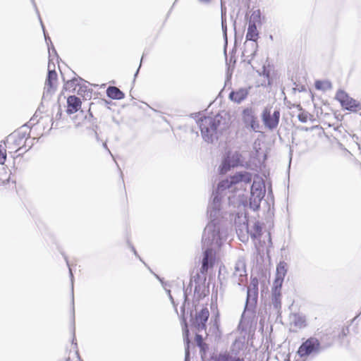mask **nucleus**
Returning <instances> with one entry per match:
<instances>
[{"label": "nucleus", "instance_id": "obj_1", "mask_svg": "<svg viewBox=\"0 0 361 361\" xmlns=\"http://www.w3.org/2000/svg\"><path fill=\"white\" fill-rule=\"evenodd\" d=\"M228 230L224 222L213 221L206 226L202 238V246L204 250L200 271L207 272L213 267L215 261V249L219 248L226 240Z\"/></svg>", "mask_w": 361, "mask_h": 361}, {"label": "nucleus", "instance_id": "obj_2", "mask_svg": "<svg viewBox=\"0 0 361 361\" xmlns=\"http://www.w3.org/2000/svg\"><path fill=\"white\" fill-rule=\"evenodd\" d=\"M201 135L204 142L210 144L216 142L226 128V119L221 114L204 116L197 121Z\"/></svg>", "mask_w": 361, "mask_h": 361}, {"label": "nucleus", "instance_id": "obj_3", "mask_svg": "<svg viewBox=\"0 0 361 361\" xmlns=\"http://www.w3.org/2000/svg\"><path fill=\"white\" fill-rule=\"evenodd\" d=\"M235 184L232 182V176L230 180H224L218 183L216 191L212 194V202L209 204L207 207V214L210 221L225 223L221 218V198L226 190L230 189Z\"/></svg>", "mask_w": 361, "mask_h": 361}, {"label": "nucleus", "instance_id": "obj_4", "mask_svg": "<svg viewBox=\"0 0 361 361\" xmlns=\"http://www.w3.org/2000/svg\"><path fill=\"white\" fill-rule=\"evenodd\" d=\"M322 350V346L319 339L312 336L300 344L297 350V354L301 358H307L310 355H317Z\"/></svg>", "mask_w": 361, "mask_h": 361}, {"label": "nucleus", "instance_id": "obj_5", "mask_svg": "<svg viewBox=\"0 0 361 361\" xmlns=\"http://www.w3.org/2000/svg\"><path fill=\"white\" fill-rule=\"evenodd\" d=\"M243 156L238 151L228 152L223 158L219 171L221 174H226L231 169L242 166L243 161Z\"/></svg>", "mask_w": 361, "mask_h": 361}, {"label": "nucleus", "instance_id": "obj_6", "mask_svg": "<svg viewBox=\"0 0 361 361\" xmlns=\"http://www.w3.org/2000/svg\"><path fill=\"white\" fill-rule=\"evenodd\" d=\"M265 195V188L263 183L254 181L250 188V197L249 207L253 211L260 207V204Z\"/></svg>", "mask_w": 361, "mask_h": 361}, {"label": "nucleus", "instance_id": "obj_7", "mask_svg": "<svg viewBox=\"0 0 361 361\" xmlns=\"http://www.w3.org/2000/svg\"><path fill=\"white\" fill-rule=\"evenodd\" d=\"M209 317V311L207 307H203L200 311L196 310L194 316L191 312L190 319L191 327L198 332L206 331Z\"/></svg>", "mask_w": 361, "mask_h": 361}, {"label": "nucleus", "instance_id": "obj_8", "mask_svg": "<svg viewBox=\"0 0 361 361\" xmlns=\"http://www.w3.org/2000/svg\"><path fill=\"white\" fill-rule=\"evenodd\" d=\"M335 99L338 100L341 105L346 110L357 111L360 108V104L357 100L350 97L345 91L339 90L336 94Z\"/></svg>", "mask_w": 361, "mask_h": 361}, {"label": "nucleus", "instance_id": "obj_9", "mask_svg": "<svg viewBox=\"0 0 361 361\" xmlns=\"http://www.w3.org/2000/svg\"><path fill=\"white\" fill-rule=\"evenodd\" d=\"M262 120L265 127L272 130L275 129L279 123L280 111L276 109L274 111L273 114H271L270 109L265 108L262 113Z\"/></svg>", "mask_w": 361, "mask_h": 361}, {"label": "nucleus", "instance_id": "obj_10", "mask_svg": "<svg viewBox=\"0 0 361 361\" xmlns=\"http://www.w3.org/2000/svg\"><path fill=\"white\" fill-rule=\"evenodd\" d=\"M262 226L259 221L255 220L250 221L247 232H243L239 239L243 243L247 242L249 237H251L253 240L257 239L262 235Z\"/></svg>", "mask_w": 361, "mask_h": 361}, {"label": "nucleus", "instance_id": "obj_11", "mask_svg": "<svg viewBox=\"0 0 361 361\" xmlns=\"http://www.w3.org/2000/svg\"><path fill=\"white\" fill-rule=\"evenodd\" d=\"M247 274L246 272L245 261L243 258H239L235 264L234 271L232 275V280L234 283L240 286L247 281Z\"/></svg>", "mask_w": 361, "mask_h": 361}, {"label": "nucleus", "instance_id": "obj_12", "mask_svg": "<svg viewBox=\"0 0 361 361\" xmlns=\"http://www.w3.org/2000/svg\"><path fill=\"white\" fill-rule=\"evenodd\" d=\"M57 80V74L54 69H51V62H49L48 73L45 80L43 98L50 97L56 90L54 82Z\"/></svg>", "mask_w": 361, "mask_h": 361}, {"label": "nucleus", "instance_id": "obj_13", "mask_svg": "<svg viewBox=\"0 0 361 361\" xmlns=\"http://www.w3.org/2000/svg\"><path fill=\"white\" fill-rule=\"evenodd\" d=\"M243 121L246 127H250L252 130L258 132L260 125L251 108H246L243 111Z\"/></svg>", "mask_w": 361, "mask_h": 361}, {"label": "nucleus", "instance_id": "obj_14", "mask_svg": "<svg viewBox=\"0 0 361 361\" xmlns=\"http://www.w3.org/2000/svg\"><path fill=\"white\" fill-rule=\"evenodd\" d=\"M259 32L257 29V26L255 23L250 22L246 33V42L245 45L250 47L252 49H256L258 47L257 45V39H258Z\"/></svg>", "mask_w": 361, "mask_h": 361}, {"label": "nucleus", "instance_id": "obj_15", "mask_svg": "<svg viewBox=\"0 0 361 361\" xmlns=\"http://www.w3.org/2000/svg\"><path fill=\"white\" fill-rule=\"evenodd\" d=\"M249 222L245 212L239 211L235 214L234 224L238 238L243 232H247Z\"/></svg>", "mask_w": 361, "mask_h": 361}, {"label": "nucleus", "instance_id": "obj_16", "mask_svg": "<svg viewBox=\"0 0 361 361\" xmlns=\"http://www.w3.org/2000/svg\"><path fill=\"white\" fill-rule=\"evenodd\" d=\"M258 298V292L255 290H247V298L244 308V312L242 314V317L246 312H251L253 314L255 312V310L256 308L257 302Z\"/></svg>", "mask_w": 361, "mask_h": 361}, {"label": "nucleus", "instance_id": "obj_17", "mask_svg": "<svg viewBox=\"0 0 361 361\" xmlns=\"http://www.w3.org/2000/svg\"><path fill=\"white\" fill-rule=\"evenodd\" d=\"M286 273L287 264L285 262H280L276 267V278L273 286L281 287Z\"/></svg>", "mask_w": 361, "mask_h": 361}, {"label": "nucleus", "instance_id": "obj_18", "mask_svg": "<svg viewBox=\"0 0 361 361\" xmlns=\"http://www.w3.org/2000/svg\"><path fill=\"white\" fill-rule=\"evenodd\" d=\"M81 100L75 95L69 96L67 98V109L68 114H73L77 112L81 107Z\"/></svg>", "mask_w": 361, "mask_h": 361}, {"label": "nucleus", "instance_id": "obj_19", "mask_svg": "<svg viewBox=\"0 0 361 361\" xmlns=\"http://www.w3.org/2000/svg\"><path fill=\"white\" fill-rule=\"evenodd\" d=\"M281 287L273 286L271 289V303L273 307L278 312L281 308Z\"/></svg>", "mask_w": 361, "mask_h": 361}, {"label": "nucleus", "instance_id": "obj_20", "mask_svg": "<svg viewBox=\"0 0 361 361\" xmlns=\"http://www.w3.org/2000/svg\"><path fill=\"white\" fill-rule=\"evenodd\" d=\"M290 324L295 328L301 329L307 326V320L305 315L300 313H293L290 316Z\"/></svg>", "mask_w": 361, "mask_h": 361}, {"label": "nucleus", "instance_id": "obj_21", "mask_svg": "<svg viewBox=\"0 0 361 361\" xmlns=\"http://www.w3.org/2000/svg\"><path fill=\"white\" fill-rule=\"evenodd\" d=\"M248 91L246 88H240L236 91H231L229 94V99L238 104H240L247 96Z\"/></svg>", "mask_w": 361, "mask_h": 361}, {"label": "nucleus", "instance_id": "obj_22", "mask_svg": "<svg viewBox=\"0 0 361 361\" xmlns=\"http://www.w3.org/2000/svg\"><path fill=\"white\" fill-rule=\"evenodd\" d=\"M252 180V174L247 171H240L232 176V182L237 184L240 182L249 183Z\"/></svg>", "mask_w": 361, "mask_h": 361}, {"label": "nucleus", "instance_id": "obj_23", "mask_svg": "<svg viewBox=\"0 0 361 361\" xmlns=\"http://www.w3.org/2000/svg\"><path fill=\"white\" fill-rule=\"evenodd\" d=\"M214 361H245L243 357L233 355L232 353H220L214 359Z\"/></svg>", "mask_w": 361, "mask_h": 361}, {"label": "nucleus", "instance_id": "obj_24", "mask_svg": "<svg viewBox=\"0 0 361 361\" xmlns=\"http://www.w3.org/2000/svg\"><path fill=\"white\" fill-rule=\"evenodd\" d=\"M106 95L112 99H121L125 97V94L116 86H109L106 89Z\"/></svg>", "mask_w": 361, "mask_h": 361}, {"label": "nucleus", "instance_id": "obj_25", "mask_svg": "<svg viewBox=\"0 0 361 361\" xmlns=\"http://www.w3.org/2000/svg\"><path fill=\"white\" fill-rule=\"evenodd\" d=\"M63 257H64V259L66 262V264L67 266L69 268V274H70V277H71V287H72V295H73V272H72V269L70 268V265H69V262H68V257L66 255H65L64 254H62ZM72 305H73V309H72V311H73V341H72V343L74 344V341H75V309H74V298H73V295H72Z\"/></svg>", "mask_w": 361, "mask_h": 361}, {"label": "nucleus", "instance_id": "obj_26", "mask_svg": "<svg viewBox=\"0 0 361 361\" xmlns=\"http://www.w3.org/2000/svg\"><path fill=\"white\" fill-rule=\"evenodd\" d=\"M244 50L243 51V60L244 62H247L248 64L251 63L252 60L254 59V57L256 55L257 49H252V48H250V47H248L245 45V43L244 44Z\"/></svg>", "mask_w": 361, "mask_h": 361}, {"label": "nucleus", "instance_id": "obj_27", "mask_svg": "<svg viewBox=\"0 0 361 361\" xmlns=\"http://www.w3.org/2000/svg\"><path fill=\"white\" fill-rule=\"evenodd\" d=\"M199 274H196L195 276H194L190 281V283H189V285L188 286V287L186 288H185L183 287V297H184V302H183V306L181 307V310L182 311H185V303L187 302L188 300V294H190L192 291V280L194 279V281L196 282V278H199Z\"/></svg>", "mask_w": 361, "mask_h": 361}, {"label": "nucleus", "instance_id": "obj_28", "mask_svg": "<svg viewBox=\"0 0 361 361\" xmlns=\"http://www.w3.org/2000/svg\"><path fill=\"white\" fill-rule=\"evenodd\" d=\"M314 87L318 90L326 91L332 89V83L329 80H316Z\"/></svg>", "mask_w": 361, "mask_h": 361}, {"label": "nucleus", "instance_id": "obj_29", "mask_svg": "<svg viewBox=\"0 0 361 361\" xmlns=\"http://www.w3.org/2000/svg\"><path fill=\"white\" fill-rule=\"evenodd\" d=\"M30 1H31L32 4V5H33V6H34V8H35V11H36V13H37V16H38V18H39V21H40V24H41L42 27V30H43V32H44V38H45V41H46V42H47V46H48V47H49V43H50L51 44L52 43H51V41L50 37H49L46 34L45 28H44V25H43L42 20V19H41V18H40L39 13V11H38L37 8V5H36V4H35V0H30Z\"/></svg>", "mask_w": 361, "mask_h": 361}, {"label": "nucleus", "instance_id": "obj_30", "mask_svg": "<svg viewBox=\"0 0 361 361\" xmlns=\"http://www.w3.org/2000/svg\"><path fill=\"white\" fill-rule=\"evenodd\" d=\"M183 322L184 326L183 327V336L185 342V346H190V341L189 339V329L188 328V324L185 319L183 320Z\"/></svg>", "mask_w": 361, "mask_h": 361}, {"label": "nucleus", "instance_id": "obj_31", "mask_svg": "<svg viewBox=\"0 0 361 361\" xmlns=\"http://www.w3.org/2000/svg\"><path fill=\"white\" fill-rule=\"evenodd\" d=\"M78 79L77 78H73L70 80H68L64 85V89L66 90H75V87L78 85Z\"/></svg>", "mask_w": 361, "mask_h": 361}, {"label": "nucleus", "instance_id": "obj_32", "mask_svg": "<svg viewBox=\"0 0 361 361\" xmlns=\"http://www.w3.org/2000/svg\"><path fill=\"white\" fill-rule=\"evenodd\" d=\"M221 27H222L224 39L225 41V45H226L227 42H228V37H227V25H226V18H222Z\"/></svg>", "mask_w": 361, "mask_h": 361}, {"label": "nucleus", "instance_id": "obj_33", "mask_svg": "<svg viewBox=\"0 0 361 361\" xmlns=\"http://www.w3.org/2000/svg\"><path fill=\"white\" fill-rule=\"evenodd\" d=\"M198 348H200L201 357L203 359L206 356L207 352L209 350V345L206 343H204L200 345H198Z\"/></svg>", "mask_w": 361, "mask_h": 361}, {"label": "nucleus", "instance_id": "obj_34", "mask_svg": "<svg viewBox=\"0 0 361 361\" xmlns=\"http://www.w3.org/2000/svg\"><path fill=\"white\" fill-rule=\"evenodd\" d=\"M247 290L258 292V280L256 278L252 279L250 286L247 288Z\"/></svg>", "mask_w": 361, "mask_h": 361}, {"label": "nucleus", "instance_id": "obj_35", "mask_svg": "<svg viewBox=\"0 0 361 361\" xmlns=\"http://www.w3.org/2000/svg\"><path fill=\"white\" fill-rule=\"evenodd\" d=\"M298 118L301 123H306L307 121L308 115L305 112H302L298 115Z\"/></svg>", "mask_w": 361, "mask_h": 361}, {"label": "nucleus", "instance_id": "obj_36", "mask_svg": "<svg viewBox=\"0 0 361 361\" xmlns=\"http://www.w3.org/2000/svg\"><path fill=\"white\" fill-rule=\"evenodd\" d=\"M195 341L197 346L204 343L202 336L199 334H195Z\"/></svg>", "mask_w": 361, "mask_h": 361}, {"label": "nucleus", "instance_id": "obj_37", "mask_svg": "<svg viewBox=\"0 0 361 361\" xmlns=\"http://www.w3.org/2000/svg\"><path fill=\"white\" fill-rule=\"evenodd\" d=\"M189 347L190 346H185V361L190 360Z\"/></svg>", "mask_w": 361, "mask_h": 361}, {"label": "nucleus", "instance_id": "obj_38", "mask_svg": "<svg viewBox=\"0 0 361 361\" xmlns=\"http://www.w3.org/2000/svg\"><path fill=\"white\" fill-rule=\"evenodd\" d=\"M349 332V329H348V327H345V328H343L342 330H341V332L339 335V338H343V337H345Z\"/></svg>", "mask_w": 361, "mask_h": 361}, {"label": "nucleus", "instance_id": "obj_39", "mask_svg": "<svg viewBox=\"0 0 361 361\" xmlns=\"http://www.w3.org/2000/svg\"><path fill=\"white\" fill-rule=\"evenodd\" d=\"M61 116H62V110L61 109V106H58V111H57V113L56 114V116H55V119L56 121L60 120L61 118Z\"/></svg>", "mask_w": 361, "mask_h": 361}, {"label": "nucleus", "instance_id": "obj_40", "mask_svg": "<svg viewBox=\"0 0 361 361\" xmlns=\"http://www.w3.org/2000/svg\"><path fill=\"white\" fill-rule=\"evenodd\" d=\"M49 48V55H51V54H54L57 58L59 57L58 56V54H57V52H56V50L55 49L54 45L51 44V47L50 48L49 47H48Z\"/></svg>", "mask_w": 361, "mask_h": 361}, {"label": "nucleus", "instance_id": "obj_41", "mask_svg": "<svg viewBox=\"0 0 361 361\" xmlns=\"http://www.w3.org/2000/svg\"><path fill=\"white\" fill-rule=\"evenodd\" d=\"M87 91V87L86 86H80L79 89L77 91L78 94L82 95L83 92H85Z\"/></svg>", "mask_w": 361, "mask_h": 361}, {"label": "nucleus", "instance_id": "obj_42", "mask_svg": "<svg viewBox=\"0 0 361 361\" xmlns=\"http://www.w3.org/2000/svg\"><path fill=\"white\" fill-rule=\"evenodd\" d=\"M129 245H130V247L131 250H132V251H133V252L134 253V255H135L137 257H138V258L140 259V260H141V261H142V259H141L140 257L138 255V254H137V251H136L135 248L134 247V246H133V245H131V244H129Z\"/></svg>", "mask_w": 361, "mask_h": 361}, {"label": "nucleus", "instance_id": "obj_43", "mask_svg": "<svg viewBox=\"0 0 361 361\" xmlns=\"http://www.w3.org/2000/svg\"><path fill=\"white\" fill-rule=\"evenodd\" d=\"M6 155L1 153L0 154V164H3L4 162V161L6 160Z\"/></svg>", "mask_w": 361, "mask_h": 361}, {"label": "nucleus", "instance_id": "obj_44", "mask_svg": "<svg viewBox=\"0 0 361 361\" xmlns=\"http://www.w3.org/2000/svg\"><path fill=\"white\" fill-rule=\"evenodd\" d=\"M92 118H93V116H92V113L89 111V116H85V120L90 122V120L92 119Z\"/></svg>", "mask_w": 361, "mask_h": 361}, {"label": "nucleus", "instance_id": "obj_45", "mask_svg": "<svg viewBox=\"0 0 361 361\" xmlns=\"http://www.w3.org/2000/svg\"><path fill=\"white\" fill-rule=\"evenodd\" d=\"M142 59H141V61H140V66H139L138 68L137 69V71H136V72H135V75H134V80H135V78H136V77L137 76V75H138V73H139V71H140V67H141V64H142Z\"/></svg>", "mask_w": 361, "mask_h": 361}, {"label": "nucleus", "instance_id": "obj_46", "mask_svg": "<svg viewBox=\"0 0 361 361\" xmlns=\"http://www.w3.org/2000/svg\"><path fill=\"white\" fill-rule=\"evenodd\" d=\"M226 18V11L221 6V18Z\"/></svg>", "mask_w": 361, "mask_h": 361}, {"label": "nucleus", "instance_id": "obj_47", "mask_svg": "<svg viewBox=\"0 0 361 361\" xmlns=\"http://www.w3.org/2000/svg\"><path fill=\"white\" fill-rule=\"evenodd\" d=\"M200 289V286L199 284H195V293H197Z\"/></svg>", "mask_w": 361, "mask_h": 361}, {"label": "nucleus", "instance_id": "obj_48", "mask_svg": "<svg viewBox=\"0 0 361 361\" xmlns=\"http://www.w3.org/2000/svg\"><path fill=\"white\" fill-rule=\"evenodd\" d=\"M103 147H104V148H105V149L109 152V154H111V153L110 150H109V149H108V147H107V145H106V142H104V143L103 144Z\"/></svg>", "mask_w": 361, "mask_h": 361}, {"label": "nucleus", "instance_id": "obj_49", "mask_svg": "<svg viewBox=\"0 0 361 361\" xmlns=\"http://www.w3.org/2000/svg\"><path fill=\"white\" fill-rule=\"evenodd\" d=\"M201 3H204V4H208L210 2L211 0H198Z\"/></svg>", "mask_w": 361, "mask_h": 361}, {"label": "nucleus", "instance_id": "obj_50", "mask_svg": "<svg viewBox=\"0 0 361 361\" xmlns=\"http://www.w3.org/2000/svg\"><path fill=\"white\" fill-rule=\"evenodd\" d=\"M170 300L171 301L172 304L175 306V302L171 295L169 297Z\"/></svg>", "mask_w": 361, "mask_h": 361}, {"label": "nucleus", "instance_id": "obj_51", "mask_svg": "<svg viewBox=\"0 0 361 361\" xmlns=\"http://www.w3.org/2000/svg\"><path fill=\"white\" fill-rule=\"evenodd\" d=\"M57 126H57V123H56V124H55V121H53V122H52V124H51V127H52V128H53V127H54V128H57Z\"/></svg>", "mask_w": 361, "mask_h": 361}, {"label": "nucleus", "instance_id": "obj_52", "mask_svg": "<svg viewBox=\"0 0 361 361\" xmlns=\"http://www.w3.org/2000/svg\"><path fill=\"white\" fill-rule=\"evenodd\" d=\"M263 74H264V75H266L267 77L269 76V73H265V68H264Z\"/></svg>", "mask_w": 361, "mask_h": 361}, {"label": "nucleus", "instance_id": "obj_53", "mask_svg": "<svg viewBox=\"0 0 361 361\" xmlns=\"http://www.w3.org/2000/svg\"><path fill=\"white\" fill-rule=\"evenodd\" d=\"M154 275H155L156 278H157V279H159V281L163 283V281H162V280L159 278V276L158 275H157V274H154Z\"/></svg>", "mask_w": 361, "mask_h": 361}, {"label": "nucleus", "instance_id": "obj_54", "mask_svg": "<svg viewBox=\"0 0 361 361\" xmlns=\"http://www.w3.org/2000/svg\"><path fill=\"white\" fill-rule=\"evenodd\" d=\"M166 291H167L168 295H169V296H170V295H171V290H167Z\"/></svg>", "mask_w": 361, "mask_h": 361}, {"label": "nucleus", "instance_id": "obj_55", "mask_svg": "<svg viewBox=\"0 0 361 361\" xmlns=\"http://www.w3.org/2000/svg\"><path fill=\"white\" fill-rule=\"evenodd\" d=\"M93 130H94V133H95L96 137H97L98 135H97V133L96 130H95L94 128H93Z\"/></svg>", "mask_w": 361, "mask_h": 361}, {"label": "nucleus", "instance_id": "obj_56", "mask_svg": "<svg viewBox=\"0 0 361 361\" xmlns=\"http://www.w3.org/2000/svg\"><path fill=\"white\" fill-rule=\"evenodd\" d=\"M214 325L216 326V328H218V324H217V321H216V319H215Z\"/></svg>", "mask_w": 361, "mask_h": 361}, {"label": "nucleus", "instance_id": "obj_57", "mask_svg": "<svg viewBox=\"0 0 361 361\" xmlns=\"http://www.w3.org/2000/svg\"><path fill=\"white\" fill-rule=\"evenodd\" d=\"M269 39H270L271 40H273V39H274L273 36H272V35H269Z\"/></svg>", "mask_w": 361, "mask_h": 361}, {"label": "nucleus", "instance_id": "obj_58", "mask_svg": "<svg viewBox=\"0 0 361 361\" xmlns=\"http://www.w3.org/2000/svg\"><path fill=\"white\" fill-rule=\"evenodd\" d=\"M298 107L299 108L300 110H302V107L300 106V105H298Z\"/></svg>", "mask_w": 361, "mask_h": 361}, {"label": "nucleus", "instance_id": "obj_59", "mask_svg": "<svg viewBox=\"0 0 361 361\" xmlns=\"http://www.w3.org/2000/svg\"><path fill=\"white\" fill-rule=\"evenodd\" d=\"M233 24H234V29H235V21H234V22H233Z\"/></svg>", "mask_w": 361, "mask_h": 361}, {"label": "nucleus", "instance_id": "obj_60", "mask_svg": "<svg viewBox=\"0 0 361 361\" xmlns=\"http://www.w3.org/2000/svg\"><path fill=\"white\" fill-rule=\"evenodd\" d=\"M268 235L270 236V233H268ZM269 240L271 241V237H269Z\"/></svg>", "mask_w": 361, "mask_h": 361}, {"label": "nucleus", "instance_id": "obj_61", "mask_svg": "<svg viewBox=\"0 0 361 361\" xmlns=\"http://www.w3.org/2000/svg\"><path fill=\"white\" fill-rule=\"evenodd\" d=\"M24 139V135L20 137V140Z\"/></svg>", "mask_w": 361, "mask_h": 361}, {"label": "nucleus", "instance_id": "obj_62", "mask_svg": "<svg viewBox=\"0 0 361 361\" xmlns=\"http://www.w3.org/2000/svg\"><path fill=\"white\" fill-rule=\"evenodd\" d=\"M80 361H82V360H80Z\"/></svg>", "mask_w": 361, "mask_h": 361}]
</instances>
